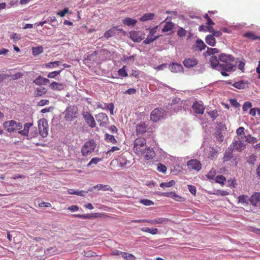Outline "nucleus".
I'll return each instance as SVG.
<instances>
[{
    "instance_id": "obj_1",
    "label": "nucleus",
    "mask_w": 260,
    "mask_h": 260,
    "mask_svg": "<svg viewBox=\"0 0 260 260\" xmlns=\"http://www.w3.org/2000/svg\"><path fill=\"white\" fill-rule=\"evenodd\" d=\"M219 60L220 66L222 69L224 68L227 71H232L235 67V58L233 56L225 53H222L219 55Z\"/></svg>"
},
{
    "instance_id": "obj_2",
    "label": "nucleus",
    "mask_w": 260,
    "mask_h": 260,
    "mask_svg": "<svg viewBox=\"0 0 260 260\" xmlns=\"http://www.w3.org/2000/svg\"><path fill=\"white\" fill-rule=\"evenodd\" d=\"M146 140L145 138H138L134 142V150L137 155H142L146 148Z\"/></svg>"
},
{
    "instance_id": "obj_3",
    "label": "nucleus",
    "mask_w": 260,
    "mask_h": 260,
    "mask_svg": "<svg viewBox=\"0 0 260 260\" xmlns=\"http://www.w3.org/2000/svg\"><path fill=\"white\" fill-rule=\"evenodd\" d=\"M5 129L9 133H12L16 130L21 131L22 124L20 122H17L14 120L5 121L3 124Z\"/></svg>"
},
{
    "instance_id": "obj_4",
    "label": "nucleus",
    "mask_w": 260,
    "mask_h": 260,
    "mask_svg": "<svg viewBox=\"0 0 260 260\" xmlns=\"http://www.w3.org/2000/svg\"><path fill=\"white\" fill-rule=\"evenodd\" d=\"M170 221V220L167 218L165 217H158L153 219L147 220V219H139L132 220V222L135 223H144L147 222L151 224H167Z\"/></svg>"
},
{
    "instance_id": "obj_5",
    "label": "nucleus",
    "mask_w": 260,
    "mask_h": 260,
    "mask_svg": "<svg viewBox=\"0 0 260 260\" xmlns=\"http://www.w3.org/2000/svg\"><path fill=\"white\" fill-rule=\"evenodd\" d=\"M154 130L153 126L148 127V124L144 121H141L136 126V133L137 135H143L146 132L152 133Z\"/></svg>"
},
{
    "instance_id": "obj_6",
    "label": "nucleus",
    "mask_w": 260,
    "mask_h": 260,
    "mask_svg": "<svg viewBox=\"0 0 260 260\" xmlns=\"http://www.w3.org/2000/svg\"><path fill=\"white\" fill-rule=\"evenodd\" d=\"M32 125L31 123H26L24 125V128L23 130L19 131L18 133L22 136L27 137V139H31L36 138L38 136V132L36 129H34L29 133L30 127Z\"/></svg>"
},
{
    "instance_id": "obj_7",
    "label": "nucleus",
    "mask_w": 260,
    "mask_h": 260,
    "mask_svg": "<svg viewBox=\"0 0 260 260\" xmlns=\"http://www.w3.org/2000/svg\"><path fill=\"white\" fill-rule=\"evenodd\" d=\"M96 146V144L93 140H89L86 142L81 148V153L82 155L85 156L88 155L94 150Z\"/></svg>"
},
{
    "instance_id": "obj_8",
    "label": "nucleus",
    "mask_w": 260,
    "mask_h": 260,
    "mask_svg": "<svg viewBox=\"0 0 260 260\" xmlns=\"http://www.w3.org/2000/svg\"><path fill=\"white\" fill-rule=\"evenodd\" d=\"M38 126L40 135L45 138L48 134V124L45 118L40 119L38 122Z\"/></svg>"
},
{
    "instance_id": "obj_9",
    "label": "nucleus",
    "mask_w": 260,
    "mask_h": 260,
    "mask_svg": "<svg viewBox=\"0 0 260 260\" xmlns=\"http://www.w3.org/2000/svg\"><path fill=\"white\" fill-rule=\"evenodd\" d=\"M165 111L161 108H156L151 113L150 118L153 122H156L162 119Z\"/></svg>"
},
{
    "instance_id": "obj_10",
    "label": "nucleus",
    "mask_w": 260,
    "mask_h": 260,
    "mask_svg": "<svg viewBox=\"0 0 260 260\" xmlns=\"http://www.w3.org/2000/svg\"><path fill=\"white\" fill-rule=\"evenodd\" d=\"M64 113L66 119L71 121L77 117L78 110L76 108L70 106L66 109Z\"/></svg>"
},
{
    "instance_id": "obj_11",
    "label": "nucleus",
    "mask_w": 260,
    "mask_h": 260,
    "mask_svg": "<svg viewBox=\"0 0 260 260\" xmlns=\"http://www.w3.org/2000/svg\"><path fill=\"white\" fill-rule=\"evenodd\" d=\"M187 167L189 171H199L202 168V165L200 161L198 159H192L187 161Z\"/></svg>"
},
{
    "instance_id": "obj_12",
    "label": "nucleus",
    "mask_w": 260,
    "mask_h": 260,
    "mask_svg": "<svg viewBox=\"0 0 260 260\" xmlns=\"http://www.w3.org/2000/svg\"><path fill=\"white\" fill-rule=\"evenodd\" d=\"M83 117L87 124L91 128H94L96 126V122L93 116L88 112H83Z\"/></svg>"
},
{
    "instance_id": "obj_13",
    "label": "nucleus",
    "mask_w": 260,
    "mask_h": 260,
    "mask_svg": "<svg viewBox=\"0 0 260 260\" xmlns=\"http://www.w3.org/2000/svg\"><path fill=\"white\" fill-rule=\"evenodd\" d=\"M95 118L97 121L99 123L100 126L101 127L106 126L108 123V117L105 113H99L95 115Z\"/></svg>"
},
{
    "instance_id": "obj_14",
    "label": "nucleus",
    "mask_w": 260,
    "mask_h": 260,
    "mask_svg": "<svg viewBox=\"0 0 260 260\" xmlns=\"http://www.w3.org/2000/svg\"><path fill=\"white\" fill-rule=\"evenodd\" d=\"M199 61L195 57L186 58L183 61V63L186 68H191L198 64Z\"/></svg>"
},
{
    "instance_id": "obj_15",
    "label": "nucleus",
    "mask_w": 260,
    "mask_h": 260,
    "mask_svg": "<svg viewBox=\"0 0 260 260\" xmlns=\"http://www.w3.org/2000/svg\"><path fill=\"white\" fill-rule=\"evenodd\" d=\"M243 139H241L240 137L238 138V140H236L233 142V147L232 148L235 149L239 152L242 151L245 147V144L244 143Z\"/></svg>"
},
{
    "instance_id": "obj_16",
    "label": "nucleus",
    "mask_w": 260,
    "mask_h": 260,
    "mask_svg": "<svg viewBox=\"0 0 260 260\" xmlns=\"http://www.w3.org/2000/svg\"><path fill=\"white\" fill-rule=\"evenodd\" d=\"M169 69L172 73H183L184 69L181 64L177 62H172L169 66Z\"/></svg>"
},
{
    "instance_id": "obj_17",
    "label": "nucleus",
    "mask_w": 260,
    "mask_h": 260,
    "mask_svg": "<svg viewBox=\"0 0 260 260\" xmlns=\"http://www.w3.org/2000/svg\"><path fill=\"white\" fill-rule=\"evenodd\" d=\"M194 112L197 114H203L205 110V107L202 102H196L192 106Z\"/></svg>"
},
{
    "instance_id": "obj_18",
    "label": "nucleus",
    "mask_w": 260,
    "mask_h": 260,
    "mask_svg": "<svg viewBox=\"0 0 260 260\" xmlns=\"http://www.w3.org/2000/svg\"><path fill=\"white\" fill-rule=\"evenodd\" d=\"M117 31H124V30L122 28H118L116 26L113 27L111 29L107 30L104 33V36L105 38L108 39L115 35Z\"/></svg>"
},
{
    "instance_id": "obj_19",
    "label": "nucleus",
    "mask_w": 260,
    "mask_h": 260,
    "mask_svg": "<svg viewBox=\"0 0 260 260\" xmlns=\"http://www.w3.org/2000/svg\"><path fill=\"white\" fill-rule=\"evenodd\" d=\"M131 39L135 42H140L144 38L140 31H132L130 32Z\"/></svg>"
},
{
    "instance_id": "obj_20",
    "label": "nucleus",
    "mask_w": 260,
    "mask_h": 260,
    "mask_svg": "<svg viewBox=\"0 0 260 260\" xmlns=\"http://www.w3.org/2000/svg\"><path fill=\"white\" fill-rule=\"evenodd\" d=\"M209 61L211 64V66L213 68L215 69L216 70H218V68H219V66H220V61L219 60V57L217 58V57L215 55H212Z\"/></svg>"
},
{
    "instance_id": "obj_21",
    "label": "nucleus",
    "mask_w": 260,
    "mask_h": 260,
    "mask_svg": "<svg viewBox=\"0 0 260 260\" xmlns=\"http://www.w3.org/2000/svg\"><path fill=\"white\" fill-rule=\"evenodd\" d=\"M144 153L142 155L144 156L146 160L152 158L155 155V153L153 149L150 148H146L144 150Z\"/></svg>"
},
{
    "instance_id": "obj_22",
    "label": "nucleus",
    "mask_w": 260,
    "mask_h": 260,
    "mask_svg": "<svg viewBox=\"0 0 260 260\" xmlns=\"http://www.w3.org/2000/svg\"><path fill=\"white\" fill-rule=\"evenodd\" d=\"M50 82L49 80L47 78H44L42 76H39L35 79L33 82L37 85H45Z\"/></svg>"
},
{
    "instance_id": "obj_23",
    "label": "nucleus",
    "mask_w": 260,
    "mask_h": 260,
    "mask_svg": "<svg viewBox=\"0 0 260 260\" xmlns=\"http://www.w3.org/2000/svg\"><path fill=\"white\" fill-rule=\"evenodd\" d=\"M249 84V82L248 81H244V80H241L239 81H238L237 82H235L232 84V85L238 89H243L245 88L248 86Z\"/></svg>"
},
{
    "instance_id": "obj_24",
    "label": "nucleus",
    "mask_w": 260,
    "mask_h": 260,
    "mask_svg": "<svg viewBox=\"0 0 260 260\" xmlns=\"http://www.w3.org/2000/svg\"><path fill=\"white\" fill-rule=\"evenodd\" d=\"M233 157V149L228 148L225 151L224 156L222 158L223 162H227L230 160Z\"/></svg>"
},
{
    "instance_id": "obj_25",
    "label": "nucleus",
    "mask_w": 260,
    "mask_h": 260,
    "mask_svg": "<svg viewBox=\"0 0 260 260\" xmlns=\"http://www.w3.org/2000/svg\"><path fill=\"white\" fill-rule=\"evenodd\" d=\"M49 87L53 90H61L64 88L63 83L53 81L50 85Z\"/></svg>"
},
{
    "instance_id": "obj_26",
    "label": "nucleus",
    "mask_w": 260,
    "mask_h": 260,
    "mask_svg": "<svg viewBox=\"0 0 260 260\" xmlns=\"http://www.w3.org/2000/svg\"><path fill=\"white\" fill-rule=\"evenodd\" d=\"M260 201V192H255L252 194L250 198V203L253 205L256 206L257 204Z\"/></svg>"
},
{
    "instance_id": "obj_27",
    "label": "nucleus",
    "mask_w": 260,
    "mask_h": 260,
    "mask_svg": "<svg viewBox=\"0 0 260 260\" xmlns=\"http://www.w3.org/2000/svg\"><path fill=\"white\" fill-rule=\"evenodd\" d=\"M238 202L244 206H247L250 203V198L247 195H241L238 197Z\"/></svg>"
},
{
    "instance_id": "obj_28",
    "label": "nucleus",
    "mask_w": 260,
    "mask_h": 260,
    "mask_svg": "<svg viewBox=\"0 0 260 260\" xmlns=\"http://www.w3.org/2000/svg\"><path fill=\"white\" fill-rule=\"evenodd\" d=\"M137 22V20L129 17H126L122 20L123 24L126 26H134Z\"/></svg>"
},
{
    "instance_id": "obj_29",
    "label": "nucleus",
    "mask_w": 260,
    "mask_h": 260,
    "mask_svg": "<svg viewBox=\"0 0 260 260\" xmlns=\"http://www.w3.org/2000/svg\"><path fill=\"white\" fill-rule=\"evenodd\" d=\"M205 41L208 45L211 46H214L216 43L215 38L211 34L206 36Z\"/></svg>"
},
{
    "instance_id": "obj_30",
    "label": "nucleus",
    "mask_w": 260,
    "mask_h": 260,
    "mask_svg": "<svg viewBox=\"0 0 260 260\" xmlns=\"http://www.w3.org/2000/svg\"><path fill=\"white\" fill-rule=\"evenodd\" d=\"M174 27V24L171 21L167 22L163 28L162 29V31L164 32H168L170 30H172Z\"/></svg>"
},
{
    "instance_id": "obj_31",
    "label": "nucleus",
    "mask_w": 260,
    "mask_h": 260,
    "mask_svg": "<svg viewBox=\"0 0 260 260\" xmlns=\"http://www.w3.org/2000/svg\"><path fill=\"white\" fill-rule=\"evenodd\" d=\"M155 16L154 13H149L144 14L140 19L141 21H147L148 20H152Z\"/></svg>"
},
{
    "instance_id": "obj_32",
    "label": "nucleus",
    "mask_w": 260,
    "mask_h": 260,
    "mask_svg": "<svg viewBox=\"0 0 260 260\" xmlns=\"http://www.w3.org/2000/svg\"><path fill=\"white\" fill-rule=\"evenodd\" d=\"M243 37L252 40H260V36H257L252 32H247L243 35Z\"/></svg>"
},
{
    "instance_id": "obj_33",
    "label": "nucleus",
    "mask_w": 260,
    "mask_h": 260,
    "mask_svg": "<svg viewBox=\"0 0 260 260\" xmlns=\"http://www.w3.org/2000/svg\"><path fill=\"white\" fill-rule=\"evenodd\" d=\"M94 188H98V189L99 190H104V191H107V190L110 191H113L112 188L108 185H103V184H97L96 186H94Z\"/></svg>"
},
{
    "instance_id": "obj_34",
    "label": "nucleus",
    "mask_w": 260,
    "mask_h": 260,
    "mask_svg": "<svg viewBox=\"0 0 260 260\" xmlns=\"http://www.w3.org/2000/svg\"><path fill=\"white\" fill-rule=\"evenodd\" d=\"M121 256L126 260H135L136 259V256L128 252H123L121 253Z\"/></svg>"
},
{
    "instance_id": "obj_35",
    "label": "nucleus",
    "mask_w": 260,
    "mask_h": 260,
    "mask_svg": "<svg viewBox=\"0 0 260 260\" xmlns=\"http://www.w3.org/2000/svg\"><path fill=\"white\" fill-rule=\"evenodd\" d=\"M47 92V90L46 88L44 87H41L39 88H37L35 91V93L37 96H42Z\"/></svg>"
},
{
    "instance_id": "obj_36",
    "label": "nucleus",
    "mask_w": 260,
    "mask_h": 260,
    "mask_svg": "<svg viewBox=\"0 0 260 260\" xmlns=\"http://www.w3.org/2000/svg\"><path fill=\"white\" fill-rule=\"evenodd\" d=\"M215 137L216 139L220 142H222L224 139V136L222 134L221 131L220 129H218L216 131L215 133Z\"/></svg>"
},
{
    "instance_id": "obj_37",
    "label": "nucleus",
    "mask_w": 260,
    "mask_h": 260,
    "mask_svg": "<svg viewBox=\"0 0 260 260\" xmlns=\"http://www.w3.org/2000/svg\"><path fill=\"white\" fill-rule=\"evenodd\" d=\"M105 140L108 142H111L112 144H115L117 143L116 140L113 135L106 134L105 135Z\"/></svg>"
},
{
    "instance_id": "obj_38",
    "label": "nucleus",
    "mask_w": 260,
    "mask_h": 260,
    "mask_svg": "<svg viewBox=\"0 0 260 260\" xmlns=\"http://www.w3.org/2000/svg\"><path fill=\"white\" fill-rule=\"evenodd\" d=\"M175 184V182L174 180H172L169 182H162L159 185L160 187L162 188H166V187H171L172 186H173Z\"/></svg>"
},
{
    "instance_id": "obj_39",
    "label": "nucleus",
    "mask_w": 260,
    "mask_h": 260,
    "mask_svg": "<svg viewBox=\"0 0 260 260\" xmlns=\"http://www.w3.org/2000/svg\"><path fill=\"white\" fill-rule=\"evenodd\" d=\"M196 44L197 47L201 51L204 50L206 47L205 44L201 39H197L196 41Z\"/></svg>"
},
{
    "instance_id": "obj_40",
    "label": "nucleus",
    "mask_w": 260,
    "mask_h": 260,
    "mask_svg": "<svg viewBox=\"0 0 260 260\" xmlns=\"http://www.w3.org/2000/svg\"><path fill=\"white\" fill-rule=\"evenodd\" d=\"M32 50L33 55H38L43 52V48L42 46L36 47H33Z\"/></svg>"
},
{
    "instance_id": "obj_41",
    "label": "nucleus",
    "mask_w": 260,
    "mask_h": 260,
    "mask_svg": "<svg viewBox=\"0 0 260 260\" xmlns=\"http://www.w3.org/2000/svg\"><path fill=\"white\" fill-rule=\"evenodd\" d=\"M179 38L184 37L187 34V31L182 27H180L177 32Z\"/></svg>"
},
{
    "instance_id": "obj_42",
    "label": "nucleus",
    "mask_w": 260,
    "mask_h": 260,
    "mask_svg": "<svg viewBox=\"0 0 260 260\" xmlns=\"http://www.w3.org/2000/svg\"><path fill=\"white\" fill-rule=\"evenodd\" d=\"M128 163H129V161L128 160L123 158V157H121L119 159L118 166L121 168H124L126 166V165Z\"/></svg>"
},
{
    "instance_id": "obj_43",
    "label": "nucleus",
    "mask_w": 260,
    "mask_h": 260,
    "mask_svg": "<svg viewBox=\"0 0 260 260\" xmlns=\"http://www.w3.org/2000/svg\"><path fill=\"white\" fill-rule=\"evenodd\" d=\"M159 37V36H155L153 38H152L150 37V36L148 35L147 37V38L143 41V43L145 44H149L153 41L156 40Z\"/></svg>"
},
{
    "instance_id": "obj_44",
    "label": "nucleus",
    "mask_w": 260,
    "mask_h": 260,
    "mask_svg": "<svg viewBox=\"0 0 260 260\" xmlns=\"http://www.w3.org/2000/svg\"><path fill=\"white\" fill-rule=\"evenodd\" d=\"M63 70V69L61 70H59V71H53V72H50L49 73L48 75H47V77L48 78H52V79H54L56 78V77Z\"/></svg>"
},
{
    "instance_id": "obj_45",
    "label": "nucleus",
    "mask_w": 260,
    "mask_h": 260,
    "mask_svg": "<svg viewBox=\"0 0 260 260\" xmlns=\"http://www.w3.org/2000/svg\"><path fill=\"white\" fill-rule=\"evenodd\" d=\"M140 203L145 206H149L154 205V202L148 199H141L140 202Z\"/></svg>"
},
{
    "instance_id": "obj_46",
    "label": "nucleus",
    "mask_w": 260,
    "mask_h": 260,
    "mask_svg": "<svg viewBox=\"0 0 260 260\" xmlns=\"http://www.w3.org/2000/svg\"><path fill=\"white\" fill-rule=\"evenodd\" d=\"M126 66H123L122 68L120 69L118 72L119 76L123 77L128 76V74L125 70Z\"/></svg>"
},
{
    "instance_id": "obj_47",
    "label": "nucleus",
    "mask_w": 260,
    "mask_h": 260,
    "mask_svg": "<svg viewBox=\"0 0 260 260\" xmlns=\"http://www.w3.org/2000/svg\"><path fill=\"white\" fill-rule=\"evenodd\" d=\"M245 128L243 127H239L236 131V133L237 135L241 139H243V136L245 135L244 133Z\"/></svg>"
},
{
    "instance_id": "obj_48",
    "label": "nucleus",
    "mask_w": 260,
    "mask_h": 260,
    "mask_svg": "<svg viewBox=\"0 0 260 260\" xmlns=\"http://www.w3.org/2000/svg\"><path fill=\"white\" fill-rule=\"evenodd\" d=\"M225 178L222 175L217 176L215 178V182L223 185L224 182L225 181Z\"/></svg>"
},
{
    "instance_id": "obj_49",
    "label": "nucleus",
    "mask_w": 260,
    "mask_h": 260,
    "mask_svg": "<svg viewBox=\"0 0 260 260\" xmlns=\"http://www.w3.org/2000/svg\"><path fill=\"white\" fill-rule=\"evenodd\" d=\"M245 141L248 143L255 142L257 141L256 138L252 137L250 135L245 136L244 137Z\"/></svg>"
},
{
    "instance_id": "obj_50",
    "label": "nucleus",
    "mask_w": 260,
    "mask_h": 260,
    "mask_svg": "<svg viewBox=\"0 0 260 260\" xmlns=\"http://www.w3.org/2000/svg\"><path fill=\"white\" fill-rule=\"evenodd\" d=\"M157 170L160 172H162L163 173H166L167 171V167L163 164L161 163H158L157 164Z\"/></svg>"
},
{
    "instance_id": "obj_51",
    "label": "nucleus",
    "mask_w": 260,
    "mask_h": 260,
    "mask_svg": "<svg viewBox=\"0 0 260 260\" xmlns=\"http://www.w3.org/2000/svg\"><path fill=\"white\" fill-rule=\"evenodd\" d=\"M172 198L173 199L176 201H178V202H184V199L182 197L179 196L178 194H177L175 192H174L173 193Z\"/></svg>"
},
{
    "instance_id": "obj_52",
    "label": "nucleus",
    "mask_w": 260,
    "mask_h": 260,
    "mask_svg": "<svg viewBox=\"0 0 260 260\" xmlns=\"http://www.w3.org/2000/svg\"><path fill=\"white\" fill-rule=\"evenodd\" d=\"M60 61H53V62H48L47 63L45 64V67L47 68H52V67H54V65H56V66H58L60 64Z\"/></svg>"
},
{
    "instance_id": "obj_53",
    "label": "nucleus",
    "mask_w": 260,
    "mask_h": 260,
    "mask_svg": "<svg viewBox=\"0 0 260 260\" xmlns=\"http://www.w3.org/2000/svg\"><path fill=\"white\" fill-rule=\"evenodd\" d=\"M102 159L99 157H93L92 158L89 162L87 166H90L92 164H97L100 161H101Z\"/></svg>"
},
{
    "instance_id": "obj_54",
    "label": "nucleus",
    "mask_w": 260,
    "mask_h": 260,
    "mask_svg": "<svg viewBox=\"0 0 260 260\" xmlns=\"http://www.w3.org/2000/svg\"><path fill=\"white\" fill-rule=\"evenodd\" d=\"M252 107V104L250 102H246L243 105L242 109L243 111H246Z\"/></svg>"
},
{
    "instance_id": "obj_55",
    "label": "nucleus",
    "mask_w": 260,
    "mask_h": 260,
    "mask_svg": "<svg viewBox=\"0 0 260 260\" xmlns=\"http://www.w3.org/2000/svg\"><path fill=\"white\" fill-rule=\"evenodd\" d=\"M219 52V50L217 48H208L207 53L209 54L214 55Z\"/></svg>"
},
{
    "instance_id": "obj_56",
    "label": "nucleus",
    "mask_w": 260,
    "mask_h": 260,
    "mask_svg": "<svg viewBox=\"0 0 260 260\" xmlns=\"http://www.w3.org/2000/svg\"><path fill=\"white\" fill-rule=\"evenodd\" d=\"M90 216H91V218H98V217H108V216L105 214H100V213H92V214H90Z\"/></svg>"
},
{
    "instance_id": "obj_57",
    "label": "nucleus",
    "mask_w": 260,
    "mask_h": 260,
    "mask_svg": "<svg viewBox=\"0 0 260 260\" xmlns=\"http://www.w3.org/2000/svg\"><path fill=\"white\" fill-rule=\"evenodd\" d=\"M73 216L76 217L81 218L83 219H90L91 218V216L90 214H75L73 215Z\"/></svg>"
},
{
    "instance_id": "obj_58",
    "label": "nucleus",
    "mask_w": 260,
    "mask_h": 260,
    "mask_svg": "<svg viewBox=\"0 0 260 260\" xmlns=\"http://www.w3.org/2000/svg\"><path fill=\"white\" fill-rule=\"evenodd\" d=\"M208 113L213 119H215L218 116L217 111L216 110L210 111Z\"/></svg>"
},
{
    "instance_id": "obj_59",
    "label": "nucleus",
    "mask_w": 260,
    "mask_h": 260,
    "mask_svg": "<svg viewBox=\"0 0 260 260\" xmlns=\"http://www.w3.org/2000/svg\"><path fill=\"white\" fill-rule=\"evenodd\" d=\"M106 107L107 109H108L110 111V114L111 115L113 114V110L114 109V104L113 103L109 104H105Z\"/></svg>"
},
{
    "instance_id": "obj_60",
    "label": "nucleus",
    "mask_w": 260,
    "mask_h": 260,
    "mask_svg": "<svg viewBox=\"0 0 260 260\" xmlns=\"http://www.w3.org/2000/svg\"><path fill=\"white\" fill-rule=\"evenodd\" d=\"M188 189L189 191L194 196H196L197 189L194 186L188 185Z\"/></svg>"
},
{
    "instance_id": "obj_61",
    "label": "nucleus",
    "mask_w": 260,
    "mask_h": 260,
    "mask_svg": "<svg viewBox=\"0 0 260 260\" xmlns=\"http://www.w3.org/2000/svg\"><path fill=\"white\" fill-rule=\"evenodd\" d=\"M20 35L16 33H13L11 37V39L13 41H17L20 39Z\"/></svg>"
},
{
    "instance_id": "obj_62",
    "label": "nucleus",
    "mask_w": 260,
    "mask_h": 260,
    "mask_svg": "<svg viewBox=\"0 0 260 260\" xmlns=\"http://www.w3.org/2000/svg\"><path fill=\"white\" fill-rule=\"evenodd\" d=\"M23 74L20 72H19L15 74L12 75L11 77L13 80H17L18 79L21 78Z\"/></svg>"
},
{
    "instance_id": "obj_63",
    "label": "nucleus",
    "mask_w": 260,
    "mask_h": 260,
    "mask_svg": "<svg viewBox=\"0 0 260 260\" xmlns=\"http://www.w3.org/2000/svg\"><path fill=\"white\" fill-rule=\"evenodd\" d=\"M68 12H69L68 8H66L63 10L57 12V15H59V16H60L61 17H63L64 16H65V15L67 13H68Z\"/></svg>"
},
{
    "instance_id": "obj_64",
    "label": "nucleus",
    "mask_w": 260,
    "mask_h": 260,
    "mask_svg": "<svg viewBox=\"0 0 260 260\" xmlns=\"http://www.w3.org/2000/svg\"><path fill=\"white\" fill-rule=\"evenodd\" d=\"M158 28V26H156L153 28H149V36H153L154 34L156 32Z\"/></svg>"
}]
</instances>
